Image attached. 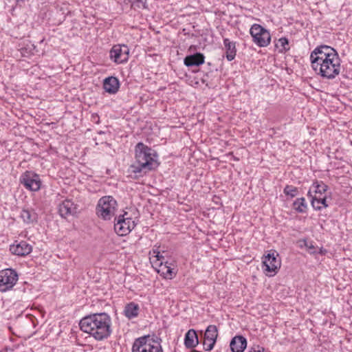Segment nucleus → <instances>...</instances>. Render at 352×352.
Here are the masks:
<instances>
[{
    "instance_id": "c9c22d12",
    "label": "nucleus",
    "mask_w": 352,
    "mask_h": 352,
    "mask_svg": "<svg viewBox=\"0 0 352 352\" xmlns=\"http://www.w3.org/2000/svg\"><path fill=\"white\" fill-rule=\"evenodd\" d=\"M327 253V250L323 248H320L318 251H317L316 254H319L320 255L324 256Z\"/></svg>"
},
{
    "instance_id": "72a5a7b5",
    "label": "nucleus",
    "mask_w": 352,
    "mask_h": 352,
    "mask_svg": "<svg viewBox=\"0 0 352 352\" xmlns=\"http://www.w3.org/2000/svg\"><path fill=\"white\" fill-rule=\"evenodd\" d=\"M264 351L265 349L263 347H261L259 345H256L254 347L250 348L248 352H264Z\"/></svg>"
},
{
    "instance_id": "39448f33",
    "label": "nucleus",
    "mask_w": 352,
    "mask_h": 352,
    "mask_svg": "<svg viewBox=\"0 0 352 352\" xmlns=\"http://www.w3.org/2000/svg\"><path fill=\"white\" fill-rule=\"evenodd\" d=\"M117 207V201L112 196H103L98 201L96 214L102 220H111L115 215Z\"/></svg>"
},
{
    "instance_id": "c85d7f7f",
    "label": "nucleus",
    "mask_w": 352,
    "mask_h": 352,
    "mask_svg": "<svg viewBox=\"0 0 352 352\" xmlns=\"http://www.w3.org/2000/svg\"><path fill=\"white\" fill-rule=\"evenodd\" d=\"M304 246L307 248L310 254H316V248L313 245L312 242H308L307 240H303Z\"/></svg>"
},
{
    "instance_id": "f8f14e48",
    "label": "nucleus",
    "mask_w": 352,
    "mask_h": 352,
    "mask_svg": "<svg viewBox=\"0 0 352 352\" xmlns=\"http://www.w3.org/2000/svg\"><path fill=\"white\" fill-rule=\"evenodd\" d=\"M274 253L275 252L268 253L265 256L262 262L264 270L269 273H274V274L277 272L280 267V261L277 258L278 254L275 255Z\"/></svg>"
},
{
    "instance_id": "20e7f679",
    "label": "nucleus",
    "mask_w": 352,
    "mask_h": 352,
    "mask_svg": "<svg viewBox=\"0 0 352 352\" xmlns=\"http://www.w3.org/2000/svg\"><path fill=\"white\" fill-rule=\"evenodd\" d=\"M341 60L338 52L329 56V58L322 63H320L316 70L318 74L327 79H334L340 72Z\"/></svg>"
},
{
    "instance_id": "e433bc0d",
    "label": "nucleus",
    "mask_w": 352,
    "mask_h": 352,
    "mask_svg": "<svg viewBox=\"0 0 352 352\" xmlns=\"http://www.w3.org/2000/svg\"><path fill=\"white\" fill-rule=\"evenodd\" d=\"M138 2H140L139 5H138V7H140V5H141V3H142L143 4V7L145 8L144 3L142 2V1L138 0Z\"/></svg>"
},
{
    "instance_id": "0eeeda50",
    "label": "nucleus",
    "mask_w": 352,
    "mask_h": 352,
    "mask_svg": "<svg viewBox=\"0 0 352 352\" xmlns=\"http://www.w3.org/2000/svg\"><path fill=\"white\" fill-rule=\"evenodd\" d=\"M335 52H336V50L334 48L326 45H322L316 47L310 55L313 69L316 70L320 63H322L329 58V56L333 54Z\"/></svg>"
},
{
    "instance_id": "bb28decb",
    "label": "nucleus",
    "mask_w": 352,
    "mask_h": 352,
    "mask_svg": "<svg viewBox=\"0 0 352 352\" xmlns=\"http://www.w3.org/2000/svg\"><path fill=\"white\" fill-rule=\"evenodd\" d=\"M177 272L173 267H170V264L168 263V267L164 273V278L167 279H172L175 276Z\"/></svg>"
},
{
    "instance_id": "dca6fc26",
    "label": "nucleus",
    "mask_w": 352,
    "mask_h": 352,
    "mask_svg": "<svg viewBox=\"0 0 352 352\" xmlns=\"http://www.w3.org/2000/svg\"><path fill=\"white\" fill-rule=\"evenodd\" d=\"M120 81L115 76H109L103 80V89L110 94H116L120 88Z\"/></svg>"
},
{
    "instance_id": "aec40b11",
    "label": "nucleus",
    "mask_w": 352,
    "mask_h": 352,
    "mask_svg": "<svg viewBox=\"0 0 352 352\" xmlns=\"http://www.w3.org/2000/svg\"><path fill=\"white\" fill-rule=\"evenodd\" d=\"M20 217L23 219V221L27 224L36 223L38 221V214L32 208L23 209L21 212Z\"/></svg>"
},
{
    "instance_id": "f3484780",
    "label": "nucleus",
    "mask_w": 352,
    "mask_h": 352,
    "mask_svg": "<svg viewBox=\"0 0 352 352\" xmlns=\"http://www.w3.org/2000/svg\"><path fill=\"white\" fill-rule=\"evenodd\" d=\"M328 190V186L322 181L316 180L313 182L310 187L307 195L313 197L316 195L322 196V195Z\"/></svg>"
},
{
    "instance_id": "9b49d317",
    "label": "nucleus",
    "mask_w": 352,
    "mask_h": 352,
    "mask_svg": "<svg viewBox=\"0 0 352 352\" xmlns=\"http://www.w3.org/2000/svg\"><path fill=\"white\" fill-rule=\"evenodd\" d=\"M129 50L125 45H116L110 50V58L117 64L125 63L129 59Z\"/></svg>"
},
{
    "instance_id": "423d86ee",
    "label": "nucleus",
    "mask_w": 352,
    "mask_h": 352,
    "mask_svg": "<svg viewBox=\"0 0 352 352\" xmlns=\"http://www.w3.org/2000/svg\"><path fill=\"white\" fill-rule=\"evenodd\" d=\"M253 42L260 47H265L271 42L270 32L259 24L254 23L250 30Z\"/></svg>"
},
{
    "instance_id": "4468645a",
    "label": "nucleus",
    "mask_w": 352,
    "mask_h": 352,
    "mask_svg": "<svg viewBox=\"0 0 352 352\" xmlns=\"http://www.w3.org/2000/svg\"><path fill=\"white\" fill-rule=\"evenodd\" d=\"M10 250L13 254L25 256L31 253L32 246L25 241H21L19 243L16 241L15 243L10 245Z\"/></svg>"
},
{
    "instance_id": "7ed1b4c3",
    "label": "nucleus",
    "mask_w": 352,
    "mask_h": 352,
    "mask_svg": "<svg viewBox=\"0 0 352 352\" xmlns=\"http://www.w3.org/2000/svg\"><path fill=\"white\" fill-rule=\"evenodd\" d=\"M161 342L162 339L155 335L139 337L135 340L131 352H164Z\"/></svg>"
},
{
    "instance_id": "7c9ffc66",
    "label": "nucleus",
    "mask_w": 352,
    "mask_h": 352,
    "mask_svg": "<svg viewBox=\"0 0 352 352\" xmlns=\"http://www.w3.org/2000/svg\"><path fill=\"white\" fill-rule=\"evenodd\" d=\"M157 265L159 266V269L157 270L158 273H161V275L164 276L165 271L168 267V263L167 261H161L159 263H156Z\"/></svg>"
},
{
    "instance_id": "4be33fe9",
    "label": "nucleus",
    "mask_w": 352,
    "mask_h": 352,
    "mask_svg": "<svg viewBox=\"0 0 352 352\" xmlns=\"http://www.w3.org/2000/svg\"><path fill=\"white\" fill-rule=\"evenodd\" d=\"M139 311V305L134 302H131L125 305L124 309V315L126 316V318L131 320L136 318L138 316Z\"/></svg>"
},
{
    "instance_id": "2f4dec72",
    "label": "nucleus",
    "mask_w": 352,
    "mask_h": 352,
    "mask_svg": "<svg viewBox=\"0 0 352 352\" xmlns=\"http://www.w3.org/2000/svg\"><path fill=\"white\" fill-rule=\"evenodd\" d=\"M311 197V204L312 207L316 210H321L324 208L320 204H318L316 197Z\"/></svg>"
},
{
    "instance_id": "a878e982",
    "label": "nucleus",
    "mask_w": 352,
    "mask_h": 352,
    "mask_svg": "<svg viewBox=\"0 0 352 352\" xmlns=\"http://www.w3.org/2000/svg\"><path fill=\"white\" fill-rule=\"evenodd\" d=\"M284 194L291 198L295 197L298 193V189L292 185H287L283 189Z\"/></svg>"
},
{
    "instance_id": "f257e3e1",
    "label": "nucleus",
    "mask_w": 352,
    "mask_h": 352,
    "mask_svg": "<svg viewBox=\"0 0 352 352\" xmlns=\"http://www.w3.org/2000/svg\"><path fill=\"white\" fill-rule=\"evenodd\" d=\"M80 329L97 341L107 339L112 333L111 318L106 312L91 314L79 322Z\"/></svg>"
},
{
    "instance_id": "c756f323",
    "label": "nucleus",
    "mask_w": 352,
    "mask_h": 352,
    "mask_svg": "<svg viewBox=\"0 0 352 352\" xmlns=\"http://www.w3.org/2000/svg\"><path fill=\"white\" fill-rule=\"evenodd\" d=\"M313 197H316L318 204H320L324 208H326L329 206V204L327 201V197L325 195H316Z\"/></svg>"
},
{
    "instance_id": "6ab92c4d",
    "label": "nucleus",
    "mask_w": 352,
    "mask_h": 352,
    "mask_svg": "<svg viewBox=\"0 0 352 352\" xmlns=\"http://www.w3.org/2000/svg\"><path fill=\"white\" fill-rule=\"evenodd\" d=\"M199 344L197 331L195 329L188 330L185 334L184 345L187 349H192Z\"/></svg>"
},
{
    "instance_id": "5701e85b",
    "label": "nucleus",
    "mask_w": 352,
    "mask_h": 352,
    "mask_svg": "<svg viewBox=\"0 0 352 352\" xmlns=\"http://www.w3.org/2000/svg\"><path fill=\"white\" fill-rule=\"evenodd\" d=\"M294 209L299 213H305L307 209V204L304 197L296 199L293 203Z\"/></svg>"
},
{
    "instance_id": "4c0bfd02",
    "label": "nucleus",
    "mask_w": 352,
    "mask_h": 352,
    "mask_svg": "<svg viewBox=\"0 0 352 352\" xmlns=\"http://www.w3.org/2000/svg\"><path fill=\"white\" fill-rule=\"evenodd\" d=\"M138 2H140L139 5H138V7H140V5H141V3H142L143 4V7L145 8L144 3L142 2V1L138 0Z\"/></svg>"
},
{
    "instance_id": "cd10ccee",
    "label": "nucleus",
    "mask_w": 352,
    "mask_h": 352,
    "mask_svg": "<svg viewBox=\"0 0 352 352\" xmlns=\"http://www.w3.org/2000/svg\"><path fill=\"white\" fill-rule=\"evenodd\" d=\"M216 342L217 341L215 340H212L204 338V340L203 342L204 350L206 351H212L214 348Z\"/></svg>"
},
{
    "instance_id": "58836bf2",
    "label": "nucleus",
    "mask_w": 352,
    "mask_h": 352,
    "mask_svg": "<svg viewBox=\"0 0 352 352\" xmlns=\"http://www.w3.org/2000/svg\"><path fill=\"white\" fill-rule=\"evenodd\" d=\"M138 2H140L139 5H138V7H140V5H141V3H142L143 4V7L145 8L144 3L142 2V1L138 0Z\"/></svg>"
},
{
    "instance_id": "ddd939ff",
    "label": "nucleus",
    "mask_w": 352,
    "mask_h": 352,
    "mask_svg": "<svg viewBox=\"0 0 352 352\" xmlns=\"http://www.w3.org/2000/svg\"><path fill=\"white\" fill-rule=\"evenodd\" d=\"M58 213L62 218L77 213V206L71 199H65L58 205Z\"/></svg>"
},
{
    "instance_id": "2eb2a0df",
    "label": "nucleus",
    "mask_w": 352,
    "mask_h": 352,
    "mask_svg": "<svg viewBox=\"0 0 352 352\" xmlns=\"http://www.w3.org/2000/svg\"><path fill=\"white\" fill-rule=\"evenodd\" d=\"M205 56L202 53L196 52L184 58V63L188 67H198L204 63Z\"/></svg>"
},
{
    "instance_id": "f704fd0d",
    "label": "nucleus",
    "mask_w": 352,
    "mask_h": 352,
    "mask_svg": "<svg viewBox=\"0 0 352 352\" xmlns=\"http://www.w3.org/2000/svg\"><path fill=\"white\" fill-rule=\"evenodd\" d=\"M91 122H93L96 124H99L100 123V117H99L98 114L96 113H92L91 116Z\"/></svg>"
},
{
    "instance_id": "a19ab883",
    "label": "nucleus",
    "mask_w": 352,
    "mask_h": 352,
    "mask_svg": "<svg viewBox=\"0 0 352 352\" xmlns=\"http://www.w3.org/2000/svg\"><path fill=\"white\" fill-rule=\"evenodd\" d=\"M98 133H99V134H102V133H104V132H103V131H99V132H98Z\"/></svg>"
},
{
    "instance_id": "f03ea898",
    "label": "nucleus",
    "mask_w": 352,
    "mask_h": 352,
    "mask_svg": "<svg viewBox=\"0 0 352 352\" xmlns=\"http://www.w3.org/2000/svg\"><path fill=\"white\" fill-rule=\"evenodd\" d=\"M157 157L158 155L155 150L143 142H138L135 146V161L130 166L129 171L134 174L135 179L143 177L158 167L160 163Z\"/></svg>"
},
{
    "instance_id": "412c9836",
    "label": "nucleus",
    "mask_w": 352,
    "mask_h": 352,
    "mask_svg": "<svg viewBox=\"0 0 352 352\" xmlns=\"http://www.w3.org/2000/svg\"><path fill=\"white\" fill-rule=\"evenodd\" d=\"M223 45L226 50V57L228 61H232L235 58L236 54V43L230 41L228 38H224Z\"/></svg>"
},
{
    "instance_id": "6e6552de",
    "label": "nucleus",
    "mask_w": 352,
    "mask_h": 352,
    "mask_svg": "<svg viewBox=\"0 0 352 352\" xmlns=\"http://www.w3.org/2000/svg\"><path fill=\"white\" fill-rule=\"evenodd\" d=\"M127 214L128 213L125 212L123 214L115 217L114 219V230L120 236L128 234L136 226L135 221L126 217Z\"/></svg>"
},
{
    "instance_id": "393cba45",
    "label": "nucleus",
    "mask_w": 352,
    "mask_h": 352,
    "mask_svg": "<svg viewBox=\"0 0 352 352\" xmlns=\"http://www.w3.org/2000/svg\"><path fill=\"white\" fill-rule=\"evenodd\" d=\"M276 47H281L279 50V52H286L289 50V41L286 37H282L278 39V43L276 44Z\"/></svg>"
},
{
    "instance_id": "b1692460",
    "label": "nucleus",
    "mask_w": 352,
    "mask_h": 352,
    "mask_svg": "<svg viewBox=\"0 0 352 352\" xmlns=\"http://www.w3.org/2000/svg\"><path fill=\"white\" fill-rule=\"evenodd\" d=\"M204 338L217 341L218 338V329L217 326L214 324L208 326L204 333Z\"/></svg>"
},
{
    "instance_id": "ea45409f",
    "label": "nucleus",
    "mask_w": 352,
    "mask_h": 352,
    "mask_svg": "<svg viewBox=\"0 0 352 352\" xmlns=\"http://www.w3.org/2000/svg\"><path fill=\"white\" fill-rule=\"evenodd\" d=\"M25 50H26V49H25V48H22V49H21V53H22V54H23Z\"/></svg>"
},
{
    "instance_id": "9d476101",
    "label": "nucleus",
    "mask_w": 352,
    "mask_h": 352,
    "mask_svg": "<svg viewBox=\"0 0 352 352\" xmlns=\"http://www.w3.org/2000/svg\"><path fill=\"white\" fill-rule=\"evenodd\" d=\"M19 278L17 272L8 268L0 271V292H4L11 289Z\"/></svg>"
},
{
    "instance_id": "473e14b6",
    "label": "nucleus",
    "mask_w": 352,
    "mask_h": 352,
    "mask_svg": "<svg viewBox=\"0 0 352 352\" xmlns=\"http://www.w3.org/2000/svg\"><path fill=\"white\" fill-rule=\"evenodd\" d=\"M153 253L156 254L155 256L156 257L155 264L159 263L161 261L164 262L165 258L162 255L160 254V252L159 251L153 250Z\"/></svg>"
},
{
    "instance_id": "1a4fd4ad",
    "label": "nucleus",
    "mask_w": 352,
    "mask_h": 352,
    "mask_svg": "<svg viewBox=\"0 0 352 352\" xmlns=\"http://www.w3.org/2000/svg\"><path fill=\"white\" fill-rule=\"evenodd\" d=\"M19 182L25 189L34 192L40 190L42 183L39 175L30 170H26L20 176Z\"/></svg>"
},
{
    "instance_id": "a211bd4d",
    "label": "nucleus",
    "mask_w": 352,
    "mask_h": 352,
    "mask_svg": "<svg viewBox=\"0 0 352 352\" xmlns=\"http://www.w3.org/2000/svg\"><path fill=\"white\" fill-rule=\"evenodd\" d=\"M232 352H243L247 346V340L242 336L234 337L230 344Z\"/></svg>"
}]
</instances>
